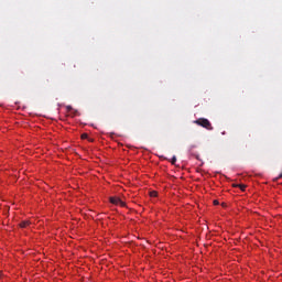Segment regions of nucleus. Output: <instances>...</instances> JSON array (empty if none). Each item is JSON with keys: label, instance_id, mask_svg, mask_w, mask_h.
<instances>
[{"label": "nucleus", "instance_id": "obj_9", "mask_svg": "<svg viewBox=\"0 0 282 282\" xmlns=\"http://www.w3.org/2000/svg\"><path fill=\"white\" fill-rule=\"evenodd\" d=\"M215 206H219V200H214Z\"/></svg>", "mask_w": 282, "mask_h": 282}, {"label": "nucleus", "instance_id": "obj_5", "mask_svg": "<svg viewBox=\"0 0 282 282\" xmlns=\"http://www.w3.org/2000/svg\"><path fill=\"white\" fill-rule=\"evenodd\" d=\"M234 186L240 188L241 191H246V185H234Z\"/></svg>", "mask_w": 282, "mask_h": 282}, {"label": "nucleus", "instance_id": "obj_8", "mask_svg": "<svg viewBox=\"0 0 282 282\" xmlns=\"http://www.w3.org/2000/svg\"><path fill=\"white\" fill-rule=\"evenodd\" d=\"M72 109H74V108H72V106H66L67 111H72Z\"/></svg>", "mask_w": 282, "mask_h": 282}, {"label": "nucleus", "instance_id": "obj_1", "mask_svg": "<svg viewBox=\"0 0 282 282\" xmlns=\"http://www.w3.org/2000/svg\"><path fill=\"white\" fill-rule=\"evenodd\" d=\"M194 124H197L198 127H203V129H207V131H213V123L206 118H199L194 121Z\"/></svg>", "mask_w": 282, "mask_h": 282}, {"label": "nucleus", "instance_id": "obj_3", "mask_svg": "<svg viewBox=\"0 0 282 282\" xmlns=\"http://www.w3.org/2000/svg\"><path fill=\"white\" fill-rule=\"evenodd\" d=\"M28 226H30V220H24L20 223V228H28Z\"/></svg>", "mask_w": 282, "mask_h": 282}, {"label": "nucleus", "instance_id": "obj_6", "mask_svg": "<svg viewBox=\"0 0 282 282\" xmlns=\"http://www.w3.org/2000/svg\"><path fill=\"white\" fill-rule=\"evenodd\" d=\"M176 162H177V158L173 156L172 160H171V164L175 165Z\"/></svg>", "mask_w": 282, "mask_h": 282}, {"label": "nucleus", "instance_id": "obj_7", "mask_svg": "<svg viewBox=\"0 0 282 282\" xmlns=\"http://www.w3.org/2000/svg\"><path fill=\"white\" fill-rule=\"evenodd\" d=\"M87 138H88V134H87V133H83V134H82V140H87Z\"/></svg>", "mask_w": 282, "mask_h": 282}, {"label": "nucleus", "instance_id": "obj_2", "mask_svg": "<svg viewBox=\"0 0 282 282\" xmlns=\"http://www.w3.org/2000/svg\"><path fill=\"white\" fill-rule=\"evenodd\" d=\"M110 204H115L116 206L119 205L122 208H124V206H127V204L124 202H122V199H120V197H117V196L110 197Z\"/></svg>", "mask_w": 282, "mask_h": 282}, {"label": "nucleus", "instance_id": "obj_4", "mask_svg": "<svg viewBox=\"0 0 282 282\" xmlns=\"http://www.w3.org/2000/svg\"><path fill=\"white\" fill-rule=\"evenodd\" d=\"M150 197H158V192L156 191L150 192Z\"/></svg>", "mask_w": 282, "mask_h": 282}]
</instances>
